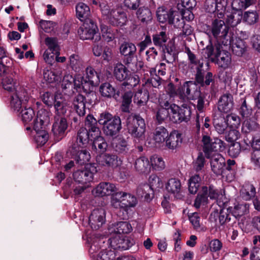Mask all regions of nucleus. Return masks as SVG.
<instances>
[{
  "label": "nucleus",
  "instance_id": "obj_1",
  "mask_svg": "<svg viewBox=\"0 0 260 260\" xmlns=\"http://www.w3.org/2000/svg\"><path fill=\"white\" fill-rule=\"evenodd\" d=\"M2 85L5 90L12 92L10 105L14 110L19 111L25 107L30 97V92L27 87L17 85L16 81L11 75L2 78Z\"/></svg>",
  "mask_w": 260,
  "mask_h": 260
},
{
  "label": "nucleus",
  "instance_id": "obj_2",
  "mask_svg": "<svg viewBox=\"0 0 260 260\" xmlns=\"http://www.w3.org/2000/svg\"><path fill=\"white\" fill-rule=\"evenodd\" d=\"M102 14L110 24L113 26H122L127 21L125 12L121 8H110L106 4H100Z\"/></svg>",
  "mask_w": 260,
  "mask_h": 260
},
{
  "label": "nucleus",
  "instance_id": "obj_3",
  "mask_svg": "<svg viewBox=\"0 0 260 260\" xmlns=\"http://www.w3.org/2000/svg\"><path fill=\"white\" fill-rule=\"evenodd\" d=\"M98 122L103 125V131L107 136H113L121 128L120 118L119 117H113L108 112L100 114Z\"/></svg>",
  "mask_w": 260,
  "mask_h": 260
},
{
  "label": "nucleus",
  "instance_id": "obj_4",
  "mask_svg": "<svg viewBox=\"0 0 260 260\" xmlns=\"http://www.w3.org/2000/svg\"><path fill=\"white\" fill-rule=\"evenodd\" d=\"M127 128L132 137L142 140L144 138L146 131L145 121L140 116L129 115L126 119Z\"/></svg>",
  "mask_w": 260,
  "mask_h": 260
},
{
  "label": "nucleus",
  "instance_id": "obj_5",
  "mask_svg": "<svg viewBox=\"0 0 260 260\" xmlns=\"http://www.w3.org/2000/svg\"><path fill=\"white\" fill-rule=\"evenodd\" d=\"M203 148L206 156L216 152L217 151L223 150L225 148L224 143L218 138L212 140L208 135V132L204 130L203 132Z\"/></svg>",
  "mask_w": 260,
  "mask_h": 260
},
{
  "label": "nucleus",
  "instance_id": "obj_6",
  "mask_svg": "<svg viewBox=\"0 0 260 260\" xmlns=\"http://www.w3.org/2000/svg\"><path fill=\"white\" fill-rule=\"evenodd\" d=\"M78 35L82 40L94 39L95 41L100 40L96 25L91 19H87L79 28Z\"/></svg>",
  "mask_w": 260,
  "mask_h": 260
},
{
  "label": "nucleus",
  "instance_id": "obj_7",
  "mask_svg": "<svg viewBox=\"0 0 260 260\" xmlns=\"http://www.w3.org/2000/svg\"><path fill=\"white\" fill-rule=\"evenodd\" d=\"M219 196L218 191L213 186H203L195 199L194 207L198 209L201 205H204L208 203V197L211 200H216Z\"/></svg>",
  "mask_w": 260,
  "mask_h": 260
},
{
  "label": "nucleus",
  "instance_id": "obj_8",
  "mask_svg": "<svg viewBox=\"0 0 260 260\" xmlns=\"http://www.w3.org/2000/svg\"><path fill=\"white\" fill-rule=\"evenodd\" d=\"M191 115L190 109L187 107L180 108L172 104L169 109V119L174 123L187 122L189 120Z\"/></svg>",
  "mask_w": 260,
  "mask_h": 260
},
{
  "label": "nucleus",
  "instance_id": "obj_9",
  "mask_svg": "<svg viewBox=\"0 0 260 260\" xmlns=\"http://www.w3.org/2000/svg\"><path fill=\"white\" fill-rule=\"evenodd\" d=\"M220 42L226 48L228 47H231L233 53L237 56H242L246 50L245 42L238 37L231 38L229 36Z\"/></svg>",
  "mask_w": 260,
  "mask_h": 260
},
{
  "label": "nucleus",
  "instance_id": "obj_10",
  "mask_svg": "<svg viewBox=\"0 0 260 260\" xmlns=\"http://www.w3.org/2000/svg\"><path fill=\"white\" fill-rule=\"evenodd\" d=\"M229 29L224 21L221 19H215L212 23L211 31L213 36L217 40L216 45L221 44L222 40H225L228 35Z\"/></svg>",
  "mask_w": 260,
  "mask_h": 260
},
{
  "label": "nucleus",
  "instance_id": "obj_11",
  "mask_svg": "<svg viewBox=\"0 0 260 260\" xmlns=\"http://www.w3.org/2000/svg\"><path fill=\"white\" fill-rule=\"evenodd\" d=\"M96 172L95 167L91 165H87L86 169L78 170L74 173V179L79 183L86 184L92 181L93 174Z\"/></svg>",
  "mask_w": 260,
  "mask_h": 260
},
{
  "label": "nucleus",
  "instance_id": "obj_12",
  "mask_svg": "<svg viewBox=\"0 0 260 260\" xmlns=\"http://www.w3.org/2000/svg\"><path fill=\"white\" fill-rule=\"evenodd\" d=\"M54 106L55 109L54 117L67 118L70 112V103L64 97L60 94L55 95Z\"/></svg>",
  "mask_w": 260,
  "mask_h": 260
},
{
  "label": "nucleus",
  "instance_id": "obj_13",
  "mask_svg": "<svg viewBox=\"0 0 260 260\" xmlns=\"http://www.w3.org/2000/svg\"><path fill=\"white\" fill-rule=\"evenodd\" d=\"M222 44L216 45L215 61L218 66L223 69L228 68L231 63V57L230 53L225 51Z\"/></svg>",
  "mask_w": 260,
  "mask_h": 260
},
{
  "label": "nucleus",
  "instance_id": "obj_14",
  "mask_svg": "<svg viewBox=\"0 0 260 260\" xmlns=\"http://www.w3.org/2000/svg\"><path fill=\"white\" fill-rule=\"evenodd\" d=\"M109 241L111 247L114 249L126 250L134 244L133 240L122 234H115Z\"/></svg>",
  "mask_w": 260,
  "mask_h": 260
},
{
  "label": "nucleus",
  "instance_id": "obj_15",
  "mask_svg": "<svg viewBox=\"0 0 260 260\" xmlns=\"http://www.w3.org/2000/svg\"><path fill=\"white\" fill-rule=\"evenodd\" d=\"M206 157L210 159V165L212 171L217 175H221L225 165V160L224 157L217 152H214Z\"/></svg>",
  "mask_w": 260,
  "mask_h": 260
},
{
  "label": "nucleus",
  "instance_id": "obj_16",
  "mask_svg": "<svg viewBox=\"0 0 260 260\" xmlns=\"http://www.w3.org/2000/svg\"><path fill=\"white\" fill-rule=\"evenodd\" d=\"M105 221V213L103 209L93 210L89 217V224L94 230L99 229Z\"/></svg>",
  "mask_w": 260,
  "mask_h": 260
},
{
  "label": "nucleus",
  "instance_id": "obj_17",
  "mask_svg": "<svg viewBox=\"0 0 260 260\" xmlns=\"http://www.w3.org/2000/svg\"><path fill=\"white\" fill-rule=\"evenodd\" d=\"M116 186L109 182H101L92 191L93 195L96 197H103L112 194L117 191Z\"/></svg>",
  "mask_w": 260,
  "mask_h": 260
},
{
  "label": "nucleus",
  "instance_id": "obj_18",
  "mask_svg": "<svg viewBox=\"0 0 260 260\" xmlns=\"http://www.w3.org/2000/svg\"><path fill=\"white\" fill-rule=\"evenodd\" d=\"M96 160L100 165L116 168L121 166L122 160L117 156L113 154H103L97 156Z\"/></svg>",
  "mask_w": 260,
  "mask_h": 260
},
{
  "label": "nucleus",
  "instance_id": "obj_19",
  "mask_svg": "<svg viewBox=\"0 0 260 260\" xmlns=\"http://www.w3.org/2000/svg\"><path fill=\"white\" fill-rule=\"evenodd\" d=\"M49 122V118L47 113L45 111H40L32 122L34 129L36 132L46 129V126Z\"/></svg>",
  "mask_w": 260,
  "mask_h": 260
},
{
  "label": "nucleus",
  "instance_id": "obj_20",
  "mask_svg": "<svg viewBox=\"0 0 260 260\" xmlns=\"http://www.w3.org/2000/svg\"><path fill=\"white\" fill-rule=\"evenodd\" d=\"M55 121L52 126V132L55 136L61 139L68 127L67 118L54 117Z\"/></svg>",
  "mask_w": 260,
  "mask_h": 260
},
{
  "label": "nucleus",
  "instance_id": "obj_21",
  "mask_svg": "<svg viewBox=\"0 0 260 260\" xmlns=\"http://www.w3.org/2000/svg\"><path fill=\"white\" fill-rule=\"evenodd\" d=\"M234 101L233 95L230 93L222 95L218 102V109L222 113H228L233 108Z\"/></svg>",
  "mask_w": 260,
  "mask_h": 260
},
{
  "label": "nucleus",
  "instance_id": "obj_22",
  "mask_svg": "<svg viewBox=\"0 0 260 260\" xmlns=\"http://www.w3.org/2000/svg\"><path fill=\"white\" fill-rule=\"evenodd\" d=\"M182 93L188 99L193 100L200 95L198 86L192 81L184 83L182 89Z\"/></svg>",
  "mask_w": 260,
  "mask_h": 260
},
{
  "label": "nucleus",
  "instance_id": "obj_23",
  "mask_svg": "<svg viewBox=\"0 0 260 260\" xmlns=\"http://www.w3.org/2000/svg\"><path fill=\"white\" fill-rule=\"evenodd\" d=\"M182 142V135L177 131H174L168 136L166 145L170 149L174 150L180 147Z\"/></svg>",
  "mask_w": 260,
  "mask_h": 260
},
{
  "label": "nucleus",
  "instance_id": "obj_24",
  "mask_svg": "<svg viewBox=\"0 0 260 260\" xmlns=\"http://www.w3.org/2000/svg\"><path fill=\"white\" fill-rule=\"evenodd\" d=\"M156 15L158 20L161 23H174V11L172 9L167 10L164 7H159L156 11Z\"/></svg>",
  "mask_w": 260,
  "mask_h": 260
},
{
  "label": "nucleus",
  "instance_id": "obj_25",
  "mask_svg": "<svg viewBox=\"0 0 260 260\" xmlns=\"http://www.w3.org/2000/svg\"><path fill=\"white\" fill-rule=\"evenodd\" d=\"M169 136L168 132L163 126H159L155 128L153 132V140L156 147H160L164 145V142Z\"/></svg>",
  "mask_w": 260,
  "mask_h": 260
},
{
  "label": "nucleus",
  "instance_id": "obj_26",
  "mask_svg": "<svg viewBox=\"0 0 260 260\" xmlns=\"http://www.w3.org/2000/svg\"><path fill=\"white\" fill-rule=\"evenodd\" d=\"M84 80L85 84L95 86L100 82V78L98 73L91 67H87L84 75Z\"/></svg>",
  "mask_w": 260,
  "mask_h": 260
},
{
  "label": "nucleus",
  "instance_id": "obj_27",
  "mask_svg": "<svg viewBox=\"0 0 260 260\" xmlns=\"http://www.w3.org/2000/svg\"><path fill=\"white\" fill-rule=\"evenodd\" d=\"M85 125L86 129L91 133V137H97L101 134L100 128L97 127V120L93 117V116L88 115L87 116L85 121Z\"/></svg>",
  "mask_w": 260,
  "mask_h": 260
},
{
  "label": "nucleus",
  "instance_id": "obj_28",
  "mask_svg": "<svg viewBox=\"0 0 260 260\" xmlns=\"http://www.w3.org/2000/svg\"><path fill=\"white\" fill-rule=\"evenodd\" d=\"M137 196L144 198L147 201H150L153 197V191L151 187L146 183L140 184L136 190Z\"/></svg>",
  "mask_w": 260,
  "mask_h": 260
},
{
  "label": "nucleus",
  "instance_id": "obj_29",
  "mask_svg": "<svg viewBox=\"0 0 260 260\" xmlns=\"http://www.w3.org/2000/svg\"><path fill=\"white\" fill-rule=\"evenodd\" d=\"M123 62L127 69H129L133 72H136L141 70L143 66V63L139 60L135 55L132 57L124 58Z\"/></svg>",
  "mask_w": 260,
  "mask_h": 260
},
{
  "label": "nucleus",
  "instance_id": "obj_30",
  "mask_svg": "<svg viewBox=\"0 0 260 260\" xmlns=\"http://www.w3.org/2000/svg\"><path fill=\"white\" fill-rule=\"evenodd\" d=\"M77 17L81 20L84 21L89 19L88 17L90 14L89 7L83 3H78L76 7Z\"/></svg>",
  "mask_w": 260,
  "mask_h": 260
},
{
  "label": "nucleus",
  "instance_id": "obj_31",
  "mask_svg": "<svg viewBox=\"0 0 260 260\" xmlns=\"http://www.w3.org/2000/svg\"><path fill=\"white\" fill-rule=\"evenodd\" d=\"M73 105L77 113L80 116L85 114V102L84 97L81 94L76 96L73 101Z\"/></svg>",
  "mask_w": 260,
  "mask_h": 260
},
{
  "label": "nucleus",
  "instance_id": "obj_32",
  "mask_svg": "<svg viewBox=\"0 0 260 260\" xmlns=\"http://www.w3.org/2000/svg\"><path fill=\"white\" fill-rule=\"evenodd\" d=\"M234 11L227 16L226 22L231 26H236L242 19V10L244 9H233Z\"/></svg>",
  "mask_w": 260,
  "mask_h": 260
},
{
  "label": "nucleus",
  "instance_id": "obj_33",
  "mask_svg": "<svg viewBox=\"0 0 260 260\" xmlns=\"http://www.w3.org/2000/svg\"><path fill=\"white\" fill-rule=\"evenodd\" d=\"M91 133L86 128L81 127L79 129L77 133V138L74 139L82 145L86 146L88 143L89 140H92L93 138L90 136Z\"/></svg>",
  "mask_w": 260,
  "mask_h": 260
},
{
  "label": "nucleus",
  "instance_id": "obj_34",
  "mask_svg": "<svg viewBox=\"0 0 260 260\" xmlns=\"http://www.w3.org/2000/svg\"><path fill=\"white\" fill-rule=\"evenodd\" d=\"M168 37L165 32L161 31L153 36V42L154 45L158 47L160 50H164L167 46Z\"/></svg>",
  "mask_w": 260,
  "mask_h": 260
},
{
  "label": "nucleus",
  "instance_id": "obj_35",
  "mask_svg": "<svg viewBox=\"0 0 260 260\" xmlns=\"http://www.w3.org/2000/svg\"><path fill=\"white\" fill-rule=\"evenodd\" d=\"M114 75L118 80L123 81L128 77V71L123 64L118 63L114 66Z\"/></svg>",
  "mask_w": 260,
  "mask_h": 260
},
{
  "label": "nucleus",
  "instance_id": "obj_36",
  "mask_svg": "<svg viewBox=\"0 0 260 260\" xmlns=\"http://www.w3.org/2000/svg\"><path fill=\"white\" fill-rule=\"evenodd\" d=\"M91 137L93 138L92 148L99 153L105 152L108 145L104 138L100 136V135L97 137Z\"/></svg>",
  "mask_w": 260,
  "mask_h": 260
},
{
  "label": "nucleus",
  "instance_id": "obj_37",
  "mask_svg": "<svg viewBox=\"0 0 260 260\" xmlns=\"http://www.w3.org/2000/svg\"><path fill=\"white\" fill-rule=\"evenodd\" d=\"M231 215L236 218L247 214L249 212V204L247 203L238 204L235 205L233 209H231Z\"/></svg>",
  "mask_w": 260,
  "mask_h": 260
},
{
  "label": "nucleus",
  "instance_id": "obj_38",
  "mask_svg": "<svg viewBox=\"0 0 260 260\" xmlns=\"http://www.w3.org/2000/svg\"><path fill=\"white\" fill-rule=\"evenodd\" d=\"M166 189L169 192L174 195L176 197L177 194L180 192L181 189V183L180 180L175 178L170 179L167 185Z\"/></svg>",
  "mask_w": 260,
  "mask_h": 260
},
{
  "label": "nucleus",
  "instance_id": "obj_39",
  "mask_svg": "<svg viewBox=\"0 0 260 260\" xmlns=\"http://www.w3.org/2000/svg\"><path fill=\"white\" fill-rule=\"evenodd\" d=\"M136 50L135 45L131 43H123L120 47V52L124 58L135 56Z\"/></svg>",
  "mask_w": 260,
  "mask_h": 260
},
{
  "label": "nucleus",
  "instance_id": "obj_40",
  "mask_svg": "<svg viewBox=\"0 0 260 260\" xmlns=\"http://www.w3.org/2000/svg\"><path fill=\"white\" fill-rule=\"evenodd\" d=\"M138 19L143 23H148L152 19V14L150 10L146 7H140L136 13Z\"/></svg>",
  "mask_w": 260,
  "mask_h": 260
},
{
  "label": "nucleus",
  "instance_id": "obj_41",
  "mask_svg": "<svg viewBox=\"0 0 260 260\" xmlns=\"http://www.w3.org/2000/svg\"><path fill=\"white\" fill-rule=\"evenodd\" d=\"M242 19L248 25H253L259 20L258 13L256 11H247L242 14Z\"/></svg>",
  "mask_w": 260,
  "mask_h": 260
},
{
  "label": "nucleus",
  "instance_id": "obj_42",
  "mask_svg": "<svg viewBox=\"0 0 260 260\" xmlns=\"http://www.w3.org/2000/svg\"><path fill=\"white\" fill-rule=\"evenodd\" d=\"M85 147L79 143L78 141L73 139L69 143V148L67 150V154L72 158L78 154L80 150Z\"/></svg>",
  "mask_w": 260,
  "mask_h": 260
},
{
  "label": "nucleus",
  "instance_id": "obj_43",
  "mask_svg": "<svg viewBox=\"0 0 260 260\" xmlns=\"http://www.w3.org/2000/svg\"><path fill=\"white\" fill-rule=\"evenodd\" d=\"M69 65L76 72H79L83 67L84 62L77 54H73L69 57Z\"/></svg>",
  "mask_w": 260,
  "mask_h": 260
},
{
  "label": "nucleus",
  "instance_id": "obj_44",
  "mask_svg": "<svg viewBox=\"0 0 260 260\" xmlns=\"http://www.w3.org/2000/svg\"><path fill=\"white\" fill-rule=\"evenodd\" d=\"M124 199L123 198V191L115 192L111 198V205L116 209L124 208L123 204Z\"/></svg>",
  "mask_w": 260,
  "mask_h": 260
},
{
  "label": "nucleus",
  "instance_id": "obj_45",
  "mask_svg": "<svg viewBox=\"0 0 260 260\" xmlns=\"http://www.w3.org/2000/svg\"><path fill=\"white\" fill-rule=\"evenodd\" d=\"M255 188L253 185L245 184L241 190V196L242 199L246 201L250 200L255 194Z\"/></svg>",
  "mask_w": 260,
  "mask_h": 260
},
{
  "label": "nucleus",
  "instance_id": "obj_46",
  "mask_svg": "<svg viewBox=\"0 0 260 260\" xmlns=\"http://www.w3.org/2000/svg\"><path fill=\"white\" fill-rule=\"evenodd\" d=\"M201 177L198 174L192 176L188 180V190L191 194H196L200 186Z\"/></svg>",
  "mask_w": 260,
  "mask_h": 260
},
{
  "label": "nucleus",
  "instance_id": "obj_47",
  "mask_svg": "<svg viewBox=\"0 0 260 260\" xmlns=\"http://www.w3.org/2000/svg\"><path fill=\"white\" fill-rule=\"evenodd\" d=\"M136 170L140 173H145L149 169V161L145 157H141L138 158L135 163Z\"/></svg>",
  "mask_w": 260,
  "mask_h": 260
},
{
  "label": "nucleus",
  "instance_id": "obj_48",
  "mask_svg": "<svg viewBox=\"0 0 260 260\" xmlns=\"http://www.w3.org/2000/svg\"><path fill=\"white\" fill-rule=\"evenodd\" d=\"M100 92L103 96L106 98L114 97L116 95L114 88L109 83L102 84L100 87Z\"/></svg>",
  "mask_w": 260,
  "mask_h": 260
},
{
  "label": "nucleus",
  "instance_id": "obj_49",
  "mask_svg": "<svg viewBox=\"0 0 260 260\" xmlns=\"http://www.w3.org/2000/svg\"><path fill=\"white\" fill-rule=\"evenodd\" d=\"M257 0H234L232 3L233 9H246L254 5Z\"/></svg>",
  "mask_w": 260,
  "mask_h": 260
},
{
  "label": "nucleus",
  "instance_id": "obj_50",
  "mask_svg": "<svg viewBox=\"0 0 260 260\" xmlns=\"http://www.w3.org/2000/svg\"><path fill=\"white\" fill-rule=\"evenodd\" d=\"M160 50L164 52V59L168 63H172L176 59L177 55L174 47H169L168 46L165 49Z\"/></svg>",
  "mask_w": 260,
  "mask_h": 260
},
{
  "label": "nucleus",
  "instance_id": "obj_51",
  "mask_svg": "<svg viewBox=\"0 0 260 260\" xmlns=\"http://www.w3.org/2000/svg\"><path fill=\"white\" fill-rule=\"evenodd\" d=\"M90 158L89 153L86 149H82L78 154L73 156V158L76 160L77 164L82 165L88 162Z\"/></svg>",
  "mask_w": 260,
  "mask_h": 260
},
{
  "label": "nucleus",
  "instance_id": "obj_52",
  "mask_svg": "<svg viewBox=\"0 0 260 260\" xmlns=\"http://www.w3.org/2000/svg\"><path fill=\"white\" fill-rule=\"evenodd\" d=\"M123 198L124 199L123 204L124 208L127 207H134L138 203L137 198L135 196L123 191Z\"/></svg>",
  "mask_w": 260,
  "mask_h": 260
},
{
  "label": "nucleus",
  "instance_id": "obj_53",
  "mask_svg": "<svg viewBox=\"0 0 260 260\" xmlns=\"http://www.w3.org/2000/svg\"><path fill=\"white\" fill-rule=\"evenodd\" d=\"M213 124L216 131L220 134H223L228 127V123L223 117L214 119Z\"/></svg>",
  "mask_w": 260,
  "mask_h": 260
},
{
  "label": "nucleus",
  "instance_id": "obj_54",
  "mask_svg": "<svg viewBox=\"0 0 260 260\" xmlns=\"http://www.w3.org/2000/svg\"><path fill=\"white\" fill-rule=\"evenodd\" d=\"M148 99V94L147 91L140 89L136 92L134 97V103L138 105H144Z\"/></svg>",
  "mask_w": 260,
  "mask_h": 260
},
{
  "label": "nucleus",
  "instance_id": "obj_55",
  "mask_svg": "<svg viewBox=\"0 0 260 260\" xmlns=\"http://www.w3.org/2000/svg\"><path fill=\"white\" fill-rule=\"evenodd\" d=\"M45 43L48 47L47 50H49L51 52H52V54L58 53L59 48L56 39L47 37L45 39Z\"/></svg>",
  "mask_w": 260,
  "mask_h": 260
},
{
  "label": "nucleus",
  "instance_id": "obj_56",
  "mask_svg": "<svg viewBox=\"0 0 260 260\" xmlns=\"http://www.w3.org/2000/svg\"><path fill=\"white\" fill-rule=\"evenodd\" d=\"M132 226L130 224L126 221H122L118 223L115 231L116 234H127L131 232Z\"/></svg>",
  "mask_w": 260,
  "mask_h": 260
},
{
  "label": "nucleus",
  "instance_id": "obj_57",
  "mask_svg": "<svg viewBox=\"0 0 260 260\" xmlns=\"http://www.w3.org/2000/svg\"><path fill=\"white\" fill-rule=\"evenodd\" d=\"M150 162L152 168L155 170L160 171L165 168V162L161 157L153 155L150 158Z\"/></svg>",
  "mask_w": 260,
  "mask_h": 260
},
{
  "label": "nucleus",
  "instance_id": "obj_58",
  "mask_svg": "<svg viewBox=\"0 0 260 260\" xmlns=\"http://www.w3.org/2000/svg\"><path fill=\"white\" fill-rule=\"evenodd\" d=\"M49 135L46 129H42L41 131L36 132L35 139L36 143L39 145H43L48 141Z\"/></svg>",
  "mask_w": 260,
  "mask_h": 260
},
{
  "label": "nucleus",
  "instance_id": "obj_59",
  "mask_svg": "<svg viewBox=\"0 0 260 260\" xmlns=\"http://www.w3.org/2000/svg\"><path fill=\"white\" fill-rule=\"evenodd\" d=\"M115 149L119 153H124L128 150V145L127 141L123 138H119L117 140Z\"/></svg>",
  "mask_w": 260,
  "mask_h": 260
},
{
  "label": "nucleus",
  "instance_id": "obj_60",
  "mask_svg": "<svg viewBox=\"0 0 260 260\" xmlns=\"http://www.w3.org/2000/svg\"><path fill=\"white\" fill-rule=\"evenodd\" d=\"M133 96V93L132 91L125 92L123 95V101L122 104V110L124 112L128 111L129 106L132 102V98Z\"/></svg>",
  "mask_w": 260,
  "mask_h": 260
},
{
  "label": "nucleus",
  "instance_id": "obj_61",
  "mask_svg": "<svg viewBox=\"0 0 260 260\" xmlns=\"http://www.w3.org/2000/svg\"><path fill=\"white\" fill-rule=\"evenodd\" d=\"M22 120L24 123L29 122L34 116L35 113L32 109L30 108H25L21 112Z\"/></svg>",
  "mask_w": 260,
  "mask_h": 260
},
{
  "label": "nucleus",
  "instance_id": "obj_62",
  "mask_svg": "<svg viewBox=\"0 0 260 260\" xmlns=\"http://www.w3.org/2000/svg\"><path fill=\"white\" fill-rule=\"evenodd\" d=\"M215 50L211 44L208 45L205 48L203 49L202 54L205 58H210L212 61H215Z\"/></svg>",
  "mask_w": 260,
  "mask_h": 260
},
{
  "label": "nucleus",
  "instance_id": "obj_63",
  "mask_svg": "<svg viewBox=\"0 0 260 260\" xmlns=\"http://www.w3.org/2000/svg\"><path fill=\"white\" fill-rule=\"evenodd\" d=\"M44 78L50 83L57 81L61 79L60 74L55 72L54 71H47L44 73Z\"/></svg>",
  "mask_w": 260,
  "mask_h": 260
},
{
  "label": "nucleus",
  "instance_id": "obj_64",
  "mask_svg": "<svg viewBox=\"0 0 260 260\" xmlns=\"http://www.w3.org/2000/svg\"><path fill=\"white\" fill-rule=\"evenodd\" d=\"M251 160L255 169H260V149H256L253 151Z\"/></svg>",
  "mask_w": 260,
  "mask_h": 260
}]
</instances>
